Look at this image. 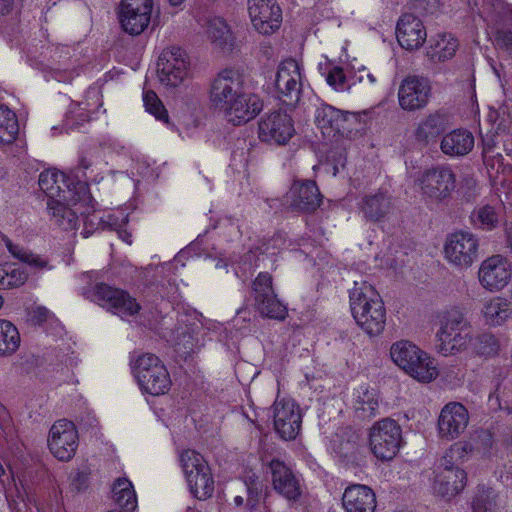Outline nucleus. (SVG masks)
Segmentation results:
<instances>
[{
  "mask_svg": "<svg viewBox=\"0 0 512 512\" xmlns=\"http://www.w3.org/2000/svg\"><path fill=\"white\" fill-rule=\"evenodd\" d=\"M248 12L259 33L270 35L280 28L282 12L276 0H248Z\"/></svg>",
  "mask_w": 512,
  "mask_h": 512,
  "instance_id": "18",
  "label": "nucleus"
},
{
  "mask_svg": "<svg viewBox=\"0 0 512 512\" xmlns=\"http://www.w3.org/2000/svg\"><path fill=\"white\" fill-rule=\"evenodd\" d=\"M395 209L393 199L387 191L379 190L365 195L360 204L364 217L372 222H379Z\"/></svg>",
  "mask_w": 512,
  "mask_h": 512,
  "instance_id": "29",
  "label": "nucleus"
},
{
  "mask_svg": "<svg viewBox=\"0 0 512 512\" xmlns=\"http://www.w3.org/2000/svg\"><path fill=\"white\" fill-rule=\"evenodd\" d=\"M280 99L287 104L296 102L302 86L300 67L296 60L286 59L280 63L275 79Z\"/></svg>",
  "mask_w": 512,
  "mask_h": 512,
  "instance_id": "22",
  "label": "nucleus"
},
{
  "mask_svg": "<svg viewBox=\"0 0 512 512\" xmlns=\"http://www.w3.org/2000/svg\"><path fill=\"white\" fill-rule=\"evenodd\" d=\"M503 500L490 487H479L472 502L473 512H501Z\"/></svg>",
  "mask_w": 512,
  "mask_h": 512,
  "instance_id": "39",
  "label": "nucleus"
},
{
  "mask_svg": "<svg viewBox=\"0 0 512 512\" xmlns=\"http://www.w3.org/2000/svg\"><path fill=\"white\" fill-rule=\"evenodd\" d=\"M290 207L301 212H313L321 204L322 198L314 181H295L289 191Z\"/></svg>",
  "mask_w": 512,
  "mask_h": 512,
  "instance_id": "26",
  "label": "nucleus"
},
{
  "mask_svg": "<svg viewBox=\"0 0 512 512\" xmlns=\"http://www.w3.org/2000/svg\"><path fill=\"white\" fill-rule=\"evenodd\" d=\"M189 61L184 50L169 47L162 51L157 62L159 81L169 87H177L188 74Z\"/></svg>",
  "mask_w": 512,
  "mask_h": 512,
  "instance_id": "13",
  "label": "nucleus"
},
{
  "mask_svg": "<svg viewBox=\"0 0 512 512\" xmlns=\"http://www.w3.org/2000/svg\"><path fill=\"white\" fill-rule=\"evenodd\" d=\"M262 109L263 103L257 95L243 91L230 106V111L225 118L233 125H241L254 119Z\"/></svg>",
  "mask_w": 512,
  "mask_h": 512,
  "instance_id": "28",
  "label": "nucleus"
},
{
  "mask_svg": "<svg viewBox=\"0 0 512 512\" xmlns=\"http://www.w3.org/2000/svg\"><path fill=\"white\" fill-rule=\"evenodd\" d=\"M194 339L190 333H183L176 342V350L182 354H190L194 349Z\"/></svg>",
  "mask_w": 512,
  "mask_h": 512,
  "instance_id": "50",
  "label": "nucleus"
},
{
  "mask_svg": "<svg viewBox=\"0 0 512 512\" xmlns=\"http://www.w3.org/2000/svg\"><path fill=\"white\" fill-rule=\"evenodd\" d=\"M152 0H121L119 20L123 30L130 35L141 34L149 25Z\"/></svg>",
  "mask_w": 512,
  "mask_h": 512,
  "instance_id": "16",
  "label": "nucleus"
},
{
  "mask_svg": "<svg viewBox=\"0 0 512 512\" xmlns=\"http://www.w3.org/2000/svg\"><path fill=\"white\" fill-rule=\"evenodd\" d=\"M402 443V429L391 418L375 422L369 430V446L374 456L382 461L392 460Z\"/></svg>",
  "mask_w": 512,
  "mask_h": 512,
  "instance_id": "6",
  "label": "nucleus"
},
{
  "mask_svg": "<svg viewBox=\"0 0 512 512\" xmlns=\"http://www.w3.org/2000/svg\"><path fill=\"white\" fill-rule=\"evenodd\" d=\"M327 83L336 90L344 89L346 77L341 67H333L327 75Z\"/></svg>",
  "mask_w": 512,
  "mask_h": 512,
  "instance_id": "48",
  "label": "nucleus"
},
{
  "mask_svg": "<svg viewBox=\"0 0 512 512\" xmlns=\"http://www.w3.org/2000/svg\"><path fill=\"white\" fill-rule=\"evenodd\" d=\"M474 143L475 139L470 131L455 129L442 137L440 149L449 157H463L472 151Z\"/></svg>",
  "mask_w": 512,
  "mask_h": 512,
  "instance_id": "30",
  "label": "nucleus"
},
{
  "mask_svg": "<svg viewBox=\"0 0 512 512\" xmlns=\"http://www.w3.org/2000/svg\"><path fill=\"white\" fill-rule=\"evenodd\" d=\"M360 82L367 84V85H374L377 83V75L373 72H370L368 70H363L360 73L359 76Z\"/></svg>",
  "mask_w": 512,
  "mask_h": 512,
  "instance_id": "54",
  "label": "nucleus"
},
{
  "mask_svg": "<svg viewBox=\"0 0 512 512\" xmlns=\"http://www.w3.org/2000/svg\"><path fill=\"white\" fill-rule=\"evenodd\" d=\"M510 303L501 297L488 301L483 308L486 322L493 326L502 325L511 315Z\"/></svg>",
  "mask_w": 512,
  "mask_h": 512,
  "instance_id": "41",
  "label": "nucleus"
},
{
  "mask_svg": "<svg viewBox=\"0 0 512 512\" xmlns=\"http://www.w3.org/2000/svg\"><path fill=\"white\" fill-rule=\"evenodd\" d=\"M252 295L255 309L263 317L284 320L287 316L286 306L277 298L272 285V276L261 272L252 284Z\"/></svg>",
  "mask_w": 512,
  "mask_h": 512,
  "instance_id": "11",
  "label": "nucleus"
},
{
  "mask_svg": "<svg viewBox=\"0 0 512 512\" xmlns=\"http://www.w3.org/2000/svg\"><path fill=\"white\" fill-rule=\"evenodd\" d=\"M302 415L298 405L289 399L274 403V427L284 440H293L300 432Z\"/></svg>",
  "mask_w": 512,
  "mask_h": 512,
  "instance_id": "21",
  "label": "nucleus"
},
{
  "mask_svg": "<svg viewBox=\"0 0 512 512\" xmlns=\"http://www.w3.org/2000/svg\"><path fill=\"white\" fill-rule=\"evenodd\" d=\"M20 334L10 321L0 319V357L12 356L20 346Z\"/></svg>",
  "mask_w": 512,
  "mask_h": 512,
  "instance_id": "40",
  "label": "nucleus"
},
{
  "mask_svg": "<svg viewBox=\"0 0 512 512\" xmlns=\"http://www.w3.org/2000/svg\"><path fill=\"white\" fill-rule=\"evenodd\" d=\"M342 505L346 512H374L376 496L368 486L354 484L345 489Z\"/></svg>",
  "mask_w": 512,
  "mask_h": 512,
  "instance_id": "27",
  "label": "nucleus"
},
{
  "mask_svg": "<svg viewBox=\"0 0 512 512\" xmlns=\"http://www.w3.org/2000/svg\"><path fill=\"white\" fill-rule=\"evenodd\" d=\"M83 295L122 316H131L140 310V305L128 293L105 283H97L94 286L83 288Z\"/></svg>",
  "mask_w": 512,
  "mask_h": 512,
  "instance_id": "9",
  "label": "nucleus"
},
{
  "mask_svg": "<svg viewBox=\"0 0 512 512\" xmlns=\"http://www.w3.org/2000/svg\"><path fill=\"white\" fill-rule=\"evenodd\" d=\"M479 240L467 231L450 234L444 244L445 259L454 267L469 268L478 258Z\"/></svg>",
  "mask_w": 512,
  "mask_h": 512,
  "instance_id": "12",
  "label": "nucleus"
},
{
  "mask_svg": "<svg viewBox=\"0 0 512 512\" xmlns=\"http://www.w3.org/2000/svg\"><path fill=\"white\" fill-rule=\"evenodd\" d=\"M132 371L141 389L151 395H162L170 389V375L162 361L154 354L139 355L132 362Z\"/></svg>",
  "mask_w": 512,
  "mask_h": 512,
  "instance_id": "4",
  "label": "nucleus"
},
{
  "mask_svg": "<svg viewBox=\"0 0 512 512\" xmlns=\"http://www.w3.org/2000/svg\"><path fill=\"white\" fill-rule=\"evenodd\" d=\"M81 165L83 166V168L87 169L90 164L88 162H86L84 159L81 160Z\"/></svg>",
  "mask_w": 512,
  "mask_h": 512,
  "instance_id": "62",
  "label": "nucleus"
},
{
  "mask_svg": "<svg viewBox=\"0 0 512 512\" xmlns=\"http://www.w3.org/2000/svg\"><path fill=\"white\" fill-rule=\"evenodd\" d=\"M496 41L507 48H512V30H500L497 32Z\"/></svg>",
  "mask_w": 512,
  "mask_h": 512,
  "instance_id": "52",
  "label": "nucleus"
},
{
  "mask_svg": "<svg viewBox=\"0 0 512 512\" xmlns=\"http://www.w3.org/2000/svg\"><path fill=\"white\" fill-rule=\"evenodd\" d=\"M467 476L463 469L436 473L434 490L443 497H453L461 492L466 485Z\"/></svg>",
  "mask_w": 512,
  "mask_h": 512,
  "instance_id": "33",
  "label": "nucleus"
},
{
  "mask_svg": "<svg viewBox=\"0 0 512 512\" xmlns=\"http://www.w3.org/2000/svg\"><path fill=\"white\" fill-rule=\"evenodd\" d=\"M483 157L486 159L487 157H494L495 149L498 144V131L496 132H488L482 137Z\"/></svg>",
  "mask_w": 512,
  "mask_h": 512,
  "instance_id": "47",
  "label": "nucleus"
},
{
  "mask_svg": "<svg viewBox=\"0 0 512 512\" xmlns=\"http://www.w3.org/2000/svg\"><path fill=\"white\" fill-rule=\"evenodd\" d=\"M62 201V199L48 200L47 208L51 219L63 230H72L77 227L78 214L84 215L94 211L93 201L89 204L79 201L76 205L69 202L64 204Z\"/></svg>",
  "mask_w": 512,
  "mask_h": 512,
  "instance_id": "24",
  "label": "nucleus"
},
{
  "mask_svg": "<svg viewBox=\"0 0 512 512\" xmlns=\"http://www.w3.org/2000/svg\"><path fill=\"white\" fill-rule=\"evenodd\" d=\"M512 128V120L509 114V111L507 110L506 115H501L496 130L497 131H509Z\"/></svg>",
  "mask_w": 512,
  "mask_h": 512,
  "instance_id": "53",
  "label": "nucleus"
},
{
  "mask_svg": "<svg viewBox=\"0 0 512 512\" xmlns=\"http://www.w3.org/2000/svg\"><path fill=\"white\" fill-rule=\"evenodd\" d=\"M295 133L291 117L283 111L265 114L258 123V136L270 145H285Z\"/></svg>",
  "mask_w": 512,
  "mask_h": 512,
  "instance_id": "14",
  "label": "nucleus"
},
{
  "mask_svg": "<svg viewBox=\"0 0 512 512\" xmlns=\"http://www.w3.org/2000/svg\"><path fill=\"white\" fill-rule=\"evenodd\" d=\"M19 133L16 114L6 105L0 104V144L13 143Z\"/></svg>",
  "mask_w": 512,
  "mask_h": 512,
  "instance_id": "42",
  "label": "nucleus"
},
{
  "mask_svg": "<svg viewBox=\"0 0 512 512\" xmlns=\"http://www.w3.org/2000/svg\"><path fill=\"white\" fill-rule=\"evenodd\" d=\"M8 248H9L10 252H12L14 255H16L15 252L12 250V247L10 245L8 246Z\"/></svg>",
  "mask_w": 512,
  "mask_h": 512,
  "instance_id": "64",
  "label": "nucleus"
},
{
  "mask_svg": "<svg viewBox=\"0 0 512 512\" xmlns=\"http://www.w3.org/2000/svg\"><path fill=\"white\" fill-rule=\"evenodd\" d=\"M429 43L426 56L434 63L451 59L459 47L458 40L448 33H440L431 37Z\"/></svg>",
  "mask_w": 512,
  "mask_h": 512,
  "instance_id": "32",
  "label": "nucleus"
},
{
  "mask_svg": "<svg viewBox=\"0 0 512 512\" xmlns=\"http://www.w3.org/2000/svg\"><path fill=\"white\" fill-rule=\"evenodd\" d=\"M512 277V268L507 258L493 255L485 259L478 270V279L483 288L498 291L504 288Z\"/></svg>",
  "mask_w": 512,
  "mask_h": 512,
  "instance_id": "20",
  "label": "nucleus"
},
{
  "mask_svg": "<svg viewBox=\"0 0 512 512\" xmlns=\"http://www.w3.org/2000/svg\"><path fill=\"white\" fill-rule=\"evenodd\" d=\"M397 41L406 50H417L427 38L423 22L413 14H404L400 17L396 27Z\"/></svg>",
  "mask_w": 512,
  "mask_h": 512,
  "instance_id": "25",
  "label": "nucleus"
},
{
  "mask_svg": "<svg viewBox=\"0 0 512 512\" xmlns=\"http://www.w3.org/2000/svg\"><path fill=\"white\" fill-rule=\"evenodd\" d=\"M390 355L397 366L419 382H430L438 375L433 360L410 341L394 343Z\"/></svg>",
  "mask_w": 512,
  "mask_h": 512,
  "instance_id": "2",
  "label": "nucleus"
},
{
  "mask_svg": "<svg viewBox=\"0 0 512 512\" xmlns=\"http://www.w3.org/2000/svg\"><path fill=\"white\" fill-rule=\"evenodd\" d=\"M243 502H244V499H243V497H241V496H236V497L234 498V503H235L237 506H241V505L243 504Z\"/></svg>",
  "mask_w": 512,
  "mask_h": 512,
  "instance_id": "60",
  "label": "nucleus"
},
{
  "mask_svg": "<svg viewBox=\"0 0 512 512\" xmlns=\"http://www.w3.org/2000/svg\"><path fill=\"white\" fill-rule=\"evenodd\" d=\"M349 118L356 119V116L349 112H343L330 105L318 108L315 116V120L319 128H331L339 133L346 129L345 123Z\"/></svg>",
  "mask_w": 512,
  "mask_h": 512,
  "instance_id": "34",
  "label": "nucleus"
},
{
  "mask_svg": "<svg viewBox=\"0 0 512 512\" xmlns=\"http://www.w3.org/2000/svg\"><path fill=\"white\" fill-rule=\"evenodd\" d=\"M446 129V117L440 113H433L419 123L415 131V137L419 142L428 144L435 141Z\"/></svg>",
  "mask_w": 512,
  "mask_h": 512,
  "instance_id": "35",
  "label": "nucleus"
},
{
  "mask_svg": "<svg viewBox=\"0 0 512 512\" xmlns=\"http://www.w3.org/2000/svg\"><path fill=\"white\" fill-rule=\"evenodd\" d=\"M112 493L115 503L124 512H132L137 507V498L134 487L127 478L116 479L112 488Z\"/></svg>",
  "mask_w": 512,
  "mask_h": 512,
  "instance_id": "38",
  "label": "nucleus"
},
{
  "mask_svg": "<svg viewBox=\"0 0 512 512\" xmlns=\"http://www.w3.org/2000/svg\"><path fill=\"white\" fill-rule=\"evenodd\" d=\"M474 223L486 230L494 228L498 223V217L494 208L488 205L481 207L476 213Z\"/></svg>",
  "mask_w": 512,
  "mask_h": 512,
  "instance_id": "46",
  "label": "nucleus"
},
{
  "mask_svg": "<svg viewBox=\"0 0 512 512\" xmlns=\"http://www.w3.org/2000/svg\"><path fill=\"white\" fill-rule=\"evenodd\" d=\"M379 397L375 389L361 388L353 402L357 417L365 420L376 416Z\"/></svg>",
  "mask_w": 512,
  "mask_h": 512,
  "instance_id": "37",
  "label": "nucleus"
},
{
  "mask_svg": "<svg viewBox=\"0 0 512 512\" xmlns=\"http://www.w3.org/2000/svg\"><path fill=\"white\" fill-rule=\"evenodd\" d=\"M471 348L477 355L490 357L498 352V341L490 333H482L471 339Z\"/></svg>",
  "mask_w": 512,
  "mask_h": 512,
  "instance_id": "44",
  "label": "nucleus"
},
{
  "mask_svg": "<svg viewBox=\"0 0 512 512\" xmlns=\"http://www.w3.org/2000/svg\"><path fill=\"white\" fill-rule=\"evenodd\" d=\"M333 170H334V171H333V174H334V175H336V174L338 173V167H337V166H334Z\"/></svg>",
  "mask_w": 512,
  "mask_h": 512,
  "instance_id": "63",
  "label": "nucleus"
},
{
  "mask_svg": "<svg viewBox=\"0 0 512 512\" xmlns=\"http://www.w3.org/2000/svg\"><path fill=\"white\" fill-rule=\"evenodd\" d=\"M143 102L147 112L154 115L158 120L168 122L167 110L154 91L144 92Z\"/></svg>",
  "mask_w": 512,
  "mask_h": 512,
  "instance_id": "45",
  "label": "nucleus"
},
{
  "mask_svg": "<svg viewBox=\"0 0 512 512\" xmlns=\"http://www.w3.org/2000/svg\"><path fill=\"white\" fill-rule=\"evenodd\" d=\"M261 51L268 58L272 56V47L267 43L261 45Z\"/></svg>",
  "mask_w": 512,
  "mask_h": 512,
  "instance_id": "59",
  "label": "nucleus"
},
{
  "mask_svg": "<svg viewBox=\"0 0 512 512\" xmlns=\"http://www.w3.org/2000/svg\"><path fill=\"white\" fill-rule=\"evenodd\" d=\"M243 84V78L237 71L232 69L223 70L211 84V105L226 117L230 111V106L243 92Z\"/></svg>",
  "mask_w": 512,
  "mask_h": 512,
  "instance_id": "10",
  "label": "nucleus"
},
{
  "mask_svg": "<svg viewBox=\"0 0 512 512\" xmlns=\"http://www.w3.org/2000/svg\"><path fill=\"white\" fill-rule=\"evenodd\" d=\"M17 256L31 267L43 269L47 266V262L38 256L26 253L22 254L21 256Z\"/></svg>",
  "mask_w": 512,
  "mask_h": 512,
  "instance_id": "51",
  "label": "nucleus"
},
{
  "mask_svg": "<svg viewBox=\"0 0 512 512\" xmlns=\"http://www.w3.org/2000/svg\"><path fill=\"white\" fill-rule=\"evenodd\" d=\"M39 187L49 197L48 200L59 198L73 205L78 204L79 201L87 204L92 202L86 183L78 182L73 189H70L66 184L65 175L55 169H49L40 174Z\"/></svg>",
  "mask_w": 512,
  "mask_h": 512,
  "instance_id": "7",
  "label": "nucleus"
},
{
  "mask_svg": "<svg viewBox=\"0 0 512 512\" xmlns=\"http://www.w3.org/2000/svg\"><path fill=\"white\" fill-rule=\"evenodd\" d=\"M349 300L356 323L368 335H379L385 327L386 310L376 289L366 281H355Z\"/></svg>",
  "mask_w": 512,
  "mask_h": 512,
  "instance_id": "1",
  "label": "nucleus"
},
{
  "mask_svg": "<svg viewBox=\"0 0 512 512\" xmlns=\"http://www.w3.org/2000/svg\"><path fill=\"white\" fill-rule=\"evenodd\" d=\"M180 463L191 493L199 500L210 498L214 492V479L204 457L195 450H185Z\"/></svg>",
  "mask_w": 512,
  "mask_h": 512,
  "instance_id": "5",
  "label": "nucleus"
},
{
  "mask_svg": "<svg viewBox=\"0 0 512 512\" xmlns=\"http://www.w3.org/2000/svg\"><path fill=\"white\" fill-rule=\"evenodd\" d=\"M473 452V445L469 442H458L450 446L439 459L435 474L460 469L458 464Z\"/></svg>",
  "mask_w": 512,
  "mask_h": 512,
  "instance_id": "36",
  "label": "nucleus"
},
{
  "mask_svg": "<svg viewBox=\"0 0 512 512\" xmlns=\"http://www.w3.org/2000/svg\"><path fill=\"white\" fill-rule=\"evenodd\" d=\"M206 35L214 48L222 52H230L235 46V38L228 24L220 17L208 19Z\"/></svg>",
  "mask_w": 512,
  "mask_h": 512,
  "instance_id": "31",
  "label": "nucleus"
},
{
  "mask_svg": "<svg viewBox=\"0 0 512 512\" xmlns=\"http://www.w3.org/2000/svg\"><path fill=\"white\" fill-rule=\"evenodd\" d=\"M168 1L172 6H178V5L182 4L185 0H168Z\"/></svg>",
  "mask_w": 512,
  "mask_h": 512,
  "instance_id": "61",
  "label": "nucleus"
},
{
  "mask_svg": "<svg viewBox=\"0 0 512 512\" xmlns=\"http://www.w3.org/2000/svg\"><path fill=\"white\" fill-rule=\"evenodd\" d=\"M438 351L444 355H454L465 350L471 343V326L458 309L447 311L437 334Z\"/></svg>",
  "mask_w": 512,
  "mask_h": 512,
  "instance_id": "3",
  "label": "nucleus"
},
{
  "mask_svg": "<svg viewBox=\"0 0 512 512\" xmlns=\"http://www.w3.org/2000/svg\"><path fill=\"white\" fill-rule=\"evenodd\" d=\"M431 95L428 79L420 76H407L399 86L398 101L402 109L415 111L424 108Z\"/></svg>",
  "mask_w": 512,
  "mask_h": 512,
  "instance_id": "19",
  "label": "nucleus"
},
{
  "mask_svg": "<svg viewBox=\"0 0 512 512\" xmlns=\"http://www.w3.org/2000/svg\"><path fill=\"white\" fill-rule=\"evenodd\" d=\"M29 317L34 325H42L49 321L53 317V314L46 307L37 306L30 311Z\"/></svg>",
  "mask_w": 512,
  "mask_h": 512,
  "instance_id": "49",
  "label": "nucleus"
},
{
  "mask_svg": "<svg viewBox=\"0 0 512 512\" xmlns=\"http://www.w3.org/2000/svg\"><path fill=\"white\" fill-rule=\"evenodd\" d=\"M258 503V487H248V498H247V506L250 509H254Z\"/></svg>",
  "mask_w": 512,
  "mask_h": 512,
  "instance_id": "55",
  "label": "nucleus"
},
{
  "mask_svg": "<svg viewBox=\"0 0 512 512\" xmlns=\"http://www.w3.org/2000/svg\"><path fill=\"white\" fill-rule=\"evenodd\" d=\"M14 0H0V11L2 14H7L11 11Z\"/></svg>",
  "mask_w": 512,
  "mask_h": 512,
  "instance_id": "57",
  "label": "nucleus"
},
{
  "mask_svg": "<svg viewBox=\"0 0 512 512\" xmlns=\"http://www.w3.org/2000/svg\"><path fill=\"white\" fill-rule=\"evenodd\" d=\"M269 468L274 490L289 502L299 501L302 496V486L292 469L277 458L270 461Z\"/></svg>",
  "mask_w": 512,
  "mask_h": 512,
  "instance_id": "23",
  "label": "nucleus"
},
{
  "mask_svg": "<svg viewBox=\"0 0 512 512\" xmlns=\"http://www.w3.org/2000/svg\"><path fill=\"white\" fill-rule=\"evenodd\" d=\"M506 114H507V107H505V106H501V107H499V109H490V111L488 113V120L491 123L497 125L500 116L506 115Z\"/></svg>",
  "mask_w": 512,
  "mask_h": 512,
  "instance_id": "56",
  "label": "nucleus"
},
{
  "mask_svg": "<svg viewBox=\"0 0 512 512\" xmlns=\"http://www.w3.org/2000/svg\"><path fill=\"white\" fill-rule=\"evenodd\" d=\"M27 274L10 264L0 265V289H11L23 285Z\"/></svg>",
  "mask_w": 512,
  "mask_h": 512,
  "instance_id": "43",
  "label": "nucleus"
},
{
  "mask_svg": "<svg viewBox=\"0 0 512 512\" xmlns=\"http://www.w3.org/2000/svg\"><path fill=\"white\" fill-rule=\"evenodd\" d=\"M469 412L460 402H449L440 411L437 428L442 440L452 441L464 433L469 424Z\"/></svg>",
  "mask_w": 512,
  "mask_h": 512,
  "instance_id": "17",
  "label": "nucleus"
},
{
  "mask_svg": "<svg viewBox=\"0 0 512 512\" xmlns=\"http://www.w3.org/2000/svg\"><path fill=\"white\" fill-rule=\"evenodd\" d=\"M50 452L60 461L73 458L78 447V432L73 422L66 419L56 421L48 435Z\"/></svg>",
  "mask_w": 512,
  "mask_h": 512,
  "instance_id": "15",
  "label": "nucleus"
},
{
  "mask_svg": "<svg viewBox=\"0 0 512 512\" xmlns=\"http://www.w3.org/2000/svg\"><path fill=\"white\" fill-rule=\"evenodd\" d=\"M462 187H466L468 192H472L476 188V181L472 178H466L462 180Z\"/></svg>",
  "mask_w": 512,
  "mask_h": 512,
  "instance_id": "58",
  "label": "nucleus"
},
{
  "mask_svg": "<svg viewBox=\"0 0 512 512\" xmlns=\"http://www.w3.org/2000/svg\"><path fill=\"white\" fill-rule=\"evenodd\" d=\"M455 184L456 176L447 166L427 169L417 179L422 197L432 203H441L450 198Z\"/></svg>",
  "mask_w": 512,
  "mask_h": 512,
  "instance_id": "8",
  "label": "nucleus"
}]
</instances>
